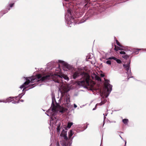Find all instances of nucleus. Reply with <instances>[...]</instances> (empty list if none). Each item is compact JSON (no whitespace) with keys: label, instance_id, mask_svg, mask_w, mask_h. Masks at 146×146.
<instances>
[{"label":"nucleus","instance_id":"nucleus-1","mask_svg":"<svg viewBox=\"0 0 146 146\" xmlns=\"http://www.w3.org/2000/svg\"><path fill=\"white\" fill-rule=\"evenodd\" d=\"M51 78L53 80L56 82L60 83L59 85V90L61 94L67 92L68 90L65 85L62 83L63 78L68 81L69 78L68 77L64 74H48L47 75H41L38 74L35 76L27 77L26 78V81L23 84L20 86V88L22 89L24 88L23 91L26 88L27 86L30 82L32 83L36 81L37 82H42L47 81Z\"/></svg>","mask_w":146,"mask_h":146},{"label":"nucleus","instance_id":"nucleus-2","mask_svg":"<svg viewBox=\"0 0 146 146\" xmlns=\"http://www.w3.org/2000/svg\"><path fill=\"white\" fill-rule=\"evenodd\" d=\"M65 2L63 3L64 6H65L68 8L67 13L65 15V19L66 20V23L67 25L71 27L73 23H74V14L76 18H78L81 17L84 13V10L80 7L81 4H77L74 5L72 3H69L71 0H64Z\"/></svg>","mask_w":146,"mask_h":146},{"label":"nucleus","instance_id":"nucleus-3","mask_svg":"<svg viewBox=\"0 0 146 146\" xmlns=\"http://www.w3.org/2000/svg\"><path fill=\"white\" fill-rule=\"evenodd\" d=\"M52 102L51 107L49 109L46 113H45L48 116L50 117V126L52 127H55V126H56L57 127L56 129L57 133L60 134V131L61 129L60 126L61 123L60 121L57 119L56 115L58 111L60 112L63 113L65 111L64 108L60 106L58 104H54L55 101V98L54 97H52Z\"/></svg>","mask_w":146,"mask_h":146},{"label":"nucleus","instance_id":"nucleus-4","mask_svg":"<svg viewBox=\"0 0 146 146\" xmlns=\"http://www.w3.org/2000/svg\"><path fill=\"white\" fill-rule=\"evenodd\" d=\"M109 81H108L105 84V88L103 92H101V95L102 98H101V103L97 104L96 105V107L98 105L101 106L105 103L107 100V97L111 92L112 89V86L109 84Z\"/></svg>","mask_w":146,"mask_h":146},{"label":"nucleus","instance_id":"nucleus-5","mask_svg":"<svg viewBox=\"0 0 146 146\" xmlns=\"http://www.w3.org/2000/svg\"><path fill=\"white\" fill-rule=\"evenodd\" d=\"M84 78L83 80L79 81L77 82L78 84L84 87L88 86H91L94 83L90 79V76L87 74H85L84 75Z\"/></svg>","mask_w":146,"mask_h":146},{"label":"nucleus","instance_id":"nucleus-6","mask_svg":"<svg viewBox=\"0 0 146 146\" xmlns=\"http://www.w3.org/2000/svg\"><path fill=\"white\" fill-rule=\"evenodd\" d=\"M58 62L60 63L59 65V67L57 69H58V70L59 72H56V73L57 74L59 73L61 71L60 69V65H62L64 68V70H72L73 68L72 66L70 65H69L68 63L64 61H63L61 60H58Z\"/></svg>","mask_w":146,"mask_h":146},{"label":"nucleus","instance_id":"nucleus-7","mask_svg":"<svg viewBox=\"0 0 146 146\" xmlns=\"http://www.w3.org/2000/svg\"><path fill=\"white\" fill-rule=\"evenodd\" d=\"M123 66L125 70L126 71V72L127 74L128 77H129V78L131 77V70L129 69L130 62L127 64H124Z\"/></svg>","mask_w":146,"mask_h":146},{"label":"nucleus","instance_id":"nucleus-8","mask_svg":"<svg viewBox=\"0 0 146 146\" xmlns=\"http://www.w3.org/2000/svg\"><path fill=\"white\" fill-rule=\"evenodd\" d=\"M14 97H10L6 99H4L2 100H0V102H3L5 103L7 102H11L14 100Z\"/></svg>","mask_w":146,"mask_h":146},{"label":"nucleus","instance_id":"nucleus-9","mask_svg":"<svg viewBox=\"0 0 146 146\" xmlns=\"http://www.w3.org/2000/svg\"><path fill=\"white\" fill-rule=\"evenodd\" d=\"M60 136L63 137L65 140H68V138L67 137V131L63 129L60 134Z\"/></svg>","mask_w":146,"mask_h":146},{"label":"nucleus","instance_id":"nucleus-10","mask_svg":"<svg viewBox=\"0 0 146 146\" xmlns=\"http://www.w3.org/2000/svg\"><path fill=\"white\" fill-rule=\"evenodd\" d=\"M74 133L73 131L72 130H70V132L68 133V139H71V140L74 137H73L72 138L71 137L73 135Z\"/></svg>","mask_w":146,"mask_h":146},{"label":"nucleus","instance_id":"nucleus-11","mask_svg":"<svg viewBox=\"0 0 146 146\" xmlns=\"http://www.w3.org/2000/svg\"><path fill=\"white\" fill-rule=\"evenodd\" d=\"M80 75V74L79 72L76 71L75 72L73 75V78L74 79H76Z\"/></svg>","mask_w":146,"mask_h":146},{"label":"nucleus","instance_id":"nucleus-12","mask_svg":"<svg viewBox=\"0 0 146 146\" xmlns=\"http://www.w3.org/2000/svg\"><path fill=\"white\" fill-rule=\"evenodd\" d=\"M73 123L72 122H69L68 123L67 125L65 128V130H66L70 128L71 126L72 125Z\"/></svg>","mask_w":146,"mask_h":146},{"label":"nucleus","instance_id":"nucleus-13","mask_svg":"<svg viewBox=\"0 0 146 146\" xmlns=\"http://www.w3.org/2000/svg\"><path fill=\"white\" fill-rule=\"evenodd\" d=\"M66 103L69 104L70 102V96L69 95H66Z\"/></svg>","mask_w":146,"mask_h":146},{"label":"nucleus","instance_id":"nucleus-14","mask_svg":"<svg viewBox=\"0 0 146 146\" xmlns=\"http://www.w3.org/2000/svg\"><path fill=\"white\" fill-rule=\"evenodd\" d=\"M141 49H135L133 51V53L135 54H137L139 53V50H141Z\"/></svg>","mask_w":146,"mask_h":146},{"label":"nucleus","instance_id":"nucleus-15","mask_svg":"<svg viewBox=\"0 0 146 146\" xmlns=\"http://www.w3.org/2000/svg\"><path fill=\"white\" fill-rule=\"evenodd\" d=\"M128 120L127 119H124L122 120L123 122L125 125H127L128 122Z\"/></svg>","mask_w":146,"mask_h":146},{"label":"nucleus","instance_id":"nucleus-16","mask_svg":"<svg viewBox=\"0 0 146 146\" xmlns=\"http://www.w3.org/2000/svg\"><path fill=\"white\" fill-rule=\"evenodd\" d=\"M25 93H21L20 94H19V96H17V97H16L15 98H18V99H20L22 97V96L24 95L25 94Z\"/></svg>","mask_w":146,"mask_h":146},{"label":"nucleus","instance_id":"nucleus-17","mask_svg":"<svg viewBox=\"0 0 146 146\" xmlns=\"http://www.w3.org/2000/svg\"><path fill=\"white\" fill-rule=\"evenodd\" d=\"M123 48L122 47H121V48H120V47H115V49L116 50V51H117L118 50H123Z\"/></svg>","mask_w":146,"mask_h":146},{"label":"nucleus","instance_id":"nucleus-18","mask_svg":"<svg viewBox=\"0 0 146 146\" xmlns=\"http://www.w3.org/2000/svg\"><path fill=\"white\" fill-rule=\"evenodd\" d=\"M107 60H116V58L114 57H110L106 59Z\"/></svg>","mask_w":146,"mask_h":146},{"label":"nucleus","instance_id":"nucleus-19","mask_svg":"<svg viewBox=\"0 0 146 146\" xmlns=\"http://www.w3.org/2000/svg\"><path fill=\"white\" fill-rule=\"evenodd\" d=\"M116 43L118 46H119L120 47L123 48V46L120 44V43L119 42V41L117 40H116Z\"/></svg>","mask_w":146,"mask_h":146},{"label":"nucleus","instance_id":"nucleus-20","mask_svg":"<svg viewBox=\"0 0 146 146\" xmlns=\"http://www.w3.org/2000/svg\"><path fill=\"white\" fill-rule=\"evenodd\" d=\"M105 63H106V64L109 65H110L111 64V62L110 60H108L106 62H105Z\"/></svg>","mask_w":146,"mask_h":146},{"label":"nucleus","instance_id":"nucleus-21","mask_svg":"<svg viewBox=\"0 0 146 146\" xmlns=\"http://www.w3.org/2000/svg\"><path fill=\"white\" fill-rule=\"evenodd\" d=\"M122 57L123 58L125 59H127L128 58V56L127 55H123Z\"/></svg>","mask_w":146,"mask_h":146},{"label":"nucleus","instance_id":"nucleus-22","mask_svg":"<svg viewBox=\"0 0 146 146\" xmlns=\"http://www.w3.org/2000/svg\"><path fill=\"white\" fill-rule=\"evenodd\" d=\"M34 85L35 84H32V85H29V87H30V88H29V89H31V88H34L35 86H34Z\"/></svg>","mask_w":146,"mask_h":146},{"label":"nucleus","instance_id":"nucleus-23","mask_svg":"<svg viewBox=\"0 0 146 146\" xmlns=\"http://www.w3.org/2000/svg\"><path fill=\"white\" fill-rule=\"evenodd\" d=\"M115 60L117 62V63H120L121 62V60H119V59H117L116 58V59Z\"/></svg>","mask_w":146,"mask_h":146},{"label":"nucleus","instance_id":"nucleus-24","mask_svg":"<svg viewBox=\"0 0 146 146\" xmlns=\"http://www.w3.org/2000/svg\"><path fill=\"white\" fill-rule=\"evenodd\" d=\"M61 144L63 146H67L68 145L65 142H64V143H61Z\"/></svg>","mask_w":146,"mask_h":146},{"label":"nucleus","instance_id":"nucleus-25","mask_svg":"<svg viewBox=\"0 0 146 146\" xmlns=\"http://www.w3.org/2000/svg\"><path fill=\"white\" fill-rule=\"evenodd\" d=\"M119 53L120 54H125V52L123 51H120L119 52Z\"/></svg>","mask_w":146,"mask_h":146},{"label":"nucleus","instance_id":"nucleus-26","mask_svg":"<svg viewBox=\"0 0 146 146\" xmlns=\"http://www.w3.org/2000/svg\"><path fill=\"white\" fill-rule=\"evenodd\" d=\"M90 54H89V55H88L87 56V58L88 59H91V57L90 56H89V55Z\"/></svg>","mask_w":146,"mask_h":146},{"label":"nucleus","instance_id":"nucleus-27","mask_svg":"<svg viewBox=\"0 0 146 146\" xmlns=\"http://www.w3.org/2000/svg\"><path fill=\"white\" fill-rule=\"evenodd\" d=\"M14 4V3H12V4H9V5L10 6V7L11 8L12 7H13Z\"/></svg>","mask_w":146,"mask_h":146},{"label":"nucleus","instance_id":"nucleus-28","mask_svg":"<svg viewBox=\"0 0 146 146\" xmlns=\"http://www.w3.org/2000/svg\"><path fill=\"white\" fill-rule=\"evenodd\" d=\"M96 79L98 81H100L101 80L100 78L99 77H96Z\"/></svg>","mask_w":146,"mask_h":146},{"label":"nucleus","instance_id":"nucleus-29","mask_svg":"<svg viewBox=\"0 0 146 146\" xmlns=\"http://www.w3.org/2000/svg\"><path fill=\"white\" fill-rule=\"evenodd\" d=\"M19 102V101H18L17 102H13L12 103L13 104H17Z\"/></svg>","mask_w":146,"mask_h":146},{"label":"nucleus","instance_id":"nucleus-30","mask_svg":"<svg viewBox=\"0 0 146 146\" xmlns=\"http://www.w3.org/2000/svg\"><path fill=\"white\" fill-rule=\"evenodd\" d=\"M103 115H104V119H105L106 118V117H105V116H107V113L103 114Z\"/></svg>","mask_w":146,"mask_h":146},{"label":"nucleus","instance_id":"nucleus-31","mask_svg":"<svg viewBox=\"0 0 146 146\" xmlns=\"http://www.w3.org/2000/svg\"><path fill=\"white\" fill-rule=\"evenodd\" d=\"M74 108H76L77 107V106L76 104H74Z\"/></svg>","mask_w":146,"mask_h":146},{"label":"nucleus","instance_id":"nucleus-32","mask_svg":"<svg viewBox=\"0 0 146 146\" xmlns=\"http://www.w3.org/2000/svg\"><path fill=\"white\" fill-rule=\"evenodd\" d=\"M56 146H60L59 143L58 142H57L56 143Z\"/></svg>","mask_w":146,"mask_h":146},{"label":"nucleus","instance_id":"nucleus-33","mask_svg":"<svg viewBox=\"0 0 146 146\" xmlns=\"http://www.w3.org/2000/svg\"><path fill=\"white\" fill-rule=\"evenodd\" d=\"M85 1H86L88 3H89L90 0H85Z\"/></svg>","mask_w":146,"mask_h":146},{"label":"nucleus","instance_id":"nucleus-34","mask_svg":"<svg viewBox=\"0 0 146 146\" xmlns=\"http://www.w3.org/2000/svg\"><path fill=\"white\" fill-rule=\"evenodd\" d=\"M124 141L125 142V145L124 146H125L126 144V140H124Z\"/></svg>","mask_w":146,"mask_h":146},{"label":"nucleus","instance_id":"nucleus-35","mask_svg":"<svg viewBox=\"0 0 146 146\" xmlns=\"http://www.w3.org/2000/svg\"><path fill=\"white\" fill-rule=\"evenodd\" d=\"M101 76L102 77H103L104 76V75L103 74H101Z\"/></svg>","mask_w":146,"mask_h":146},{"label":"nucleus","instance_id":"nucleus-36","mask_svg":"<svg viewBox=\"0 0 146 146\" xmlns=\"http://www.w3.org/2000/svg\"><path fill=\"white\" fill-rule=\"evenodd\" d=\"M20 101L21 102H23L24 101V100H20Z\"/></svg>","mask_w":146,"mask_h":146},{"label":"nucleus","instance_id":"nucleus-37","mask_svg":"<svg viewBox=\"0 0 146 146\" xmlns=\"http://www.w3.org/2000/svg\"><path fill=\"white\" fill-rule=\"evenodd\" d=\"M120 137L122 139V140H123V139L122 137H121L120 135Z\"/></svg>","mask_w":146,"mask_h":146},{"label":"nucleus","instance_id":"nucleus-38","mask_svg":"<svg viewBox=\"0 0 146 146\" xmlns=\"http://www.w3.org/2000/svg\"><path fill=\"white\" fill-rule=\"evenodd\" d=\"M120 137L122 139V140H123V139L122 137H121L120 135Z\"/></svg>","mask_w":146,"mask_h":146},{"label":"nucleus","instance_id":"nucleus-39","mask_svg":"<svg viewBox=\"0 0 146 146\" xmlns=\"http://www.w3.org/2000/svg\"><path fill=\"white\" fill-rule=\"evenodd\" d=\"M95 110V108H93V110Z\"/></svg>","mask_w":146,"mask_h":146},{"label":"nucleus","instance_id":"nucleus-40","mask_svg":"<svg viewBox=\"0 0 146 146\" xmlns=\"http://www.w3.org/2000/svg\"><path fill=\"white\" fill-rule=\"evenodd\" d=\"M87 5V4H85V6Z\"/></svg>","mask_w":146,"mask_h":146}]
</instances>
